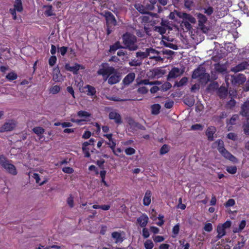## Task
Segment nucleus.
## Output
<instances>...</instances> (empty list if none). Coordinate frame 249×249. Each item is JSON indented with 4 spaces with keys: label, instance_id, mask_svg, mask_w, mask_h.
Here are the masks:
<instances>
[{
    "label": "nucleus",
    "instance_id": "obj_1",
    "mask_svg": "<svg viewBox=\"0 0 249 249\" xmlns=\"http://www.w3.org/2000/svg\"><path fill=\"white\" fill-rule=\"evenodd\" d=\"M213 144L217 145L218 151L224 158L234 163L238 162V160L226 149L224 147V142L222 140L218 139L216 140Z\"/></svg>",
    "mask_w": 249,
    "mask_h": 249
},
{
    "label": "nucleus",
    "instance_id": "obj_2",
    "mask_svg": "<svg viewBox=\"0 0 249 249\" xmlns=\"http://www.w3.org/2000/svg\"><path fill=\"white\" fill-rule=\"evenodd\" d=\"M192 78L194 79H198L201 83L207 84L210 81V76L206 72V69L200 66L194 70Z\"/></svg>",
    "mask_w": 249,
    "mask_h": 249
},
{
    "label": "nucleus",
    "instance_id": "obj_3",
    "mask_svg": "<svg viewBox=\"0 0 249 249\" xmlns=\"http://www.w3.org/2000/svg\"><path fill=\"white\" fill-rule=\"evenodd\" d=\"M123 42L125 48L129 51H135L138 49V46L136 44L137 37L129 33H125L122 36Z\"/></svg>",
    "mask_w": 249,
    "mask_h": 249
},
{
    "label": "nucleus",
    "instance_id": "obj_4",
    "mask_svg": "<svg viewBox=\"0 0 249 249\" xmlns=\"http://www.w3.org/2000/svg\"><path fill=\"white\" fill-rule=\"evenodd\" d=\"M0 164L8 173L13 176L17 175L18 171L15 166L2 155L0 156Z\"/></svg>",
    "mask_w": 249,
    "mask_h": 249
},
{
    "label": "nucleus",
    "instance_id": "obj_5",
    "mask_svg": "<svg viewBox=\"0 0 249 249\" xmlns=\"http://www.w3.org/2000/svg\"><path fill=\"white\" fill-rule=\"evenodd\" d=\"M106 21L107 34L109 35L112 32L114 26L117 24V21L113 14L109 11H106L104 15Z\"/></svg>",
    "mask_w": 249,
    "mask_h": 249
},
{
    "label": "nucleus",
    "instance_id": "obj_6",
    "mask_svg": "<svg viewBox=\"0 0 249 249\" xmlns=\"http://www.w3.org/2000/svg\"><path fill=\"white\" fill-rule=\"evenodd\" d=\"M115 72V69L111 66H109L107 63H103L100 66V68L98 70L97 73L99 75L106 76V79L109 77L110 75L113 74Z\"/></svg>",
    "mask_w": 249,
    "mask_h": 249
},
{
    "label": "nucleus",
    "instance_id": "obj_7",
    "mask_svg": "<svg viewBox=\"0 0 249 249\" xmlns=\"http://www.w3.org/2000/svg\"><path fill=\"white\" fill-rule=\"evenodd\" d=\"M13 6V8L9 9V12L13 19L16 20L18 18L16 12L21 13L23 11L22 0H15Z\"/></svg>",
    "mask_w": 249,
    "mask_h": 249
},
{
    "label": "nucleus",
    "instance_id": "obj_8",
    "mask_svg": "<svg viewBox=\"0 0 249 249\" xmlns=\"http://www.w3.org/2000/svg\"><path fill=\"white\" fill-rule=\"evenodd\" d=\"M184 69L185 68H183L182 69H179L176 67L173 68L168 74L167 80H169L171 79H174L181 76L183 74Z\"/></svg>",
    "mask_w": 249,
    "mask_h": 249
},
{
    "label": "nucleus",
    "instance_id": "obj_9",
    "mask_svg": "<svg viewBox=\"0 0 249 249\" xmlns=\"http://www.w3.org/2000/svg\"><path fill=\"white\" fill-rule=\"evenodd\" d=\"M16 126V123L15 121L12 120H8L0 127V132L12 131L15 128Z\"/></svg>",
    "mask_w": 249,
    "mask_h": 249
},
{
    "label": "nucleus",
    "instance_id": "obj_10",
    "mask_svg": "<svg viewBox=\"0 0 249 249\" xmlns=\"http://www.w3.org/2000/svg\"><path fill=\"white\" fill-rule=\"evenodd\" d=\"M108 118L110 120H113L116 124H120L123 123L121 115L115 110L109 113Z\"/></svg>",
    "mask_w": 249,
    "mask_h": 249
},
{
    "label": "nucleus",
    "instance_id": "obj_11",
    "mask_svg": "<svg viewBox=\"0 0 249 249\" xmlns=\"http://www.w3.org/2000/svg\"><path fill=\"white\" fill-rule=\"evenodd\" d=\"M135 8L142 14H149V10H152L154 9V5L152 4L148 5L147 7L140 3H136L135 5Z\"/></svg>",
    "mask_w": 249,
    "mask_h": 249
},
{
    "label": "nucleus",
    "instance_id": "obj_12",
    "mask_svg": "<svg viewBox=\"0 0 249 249\" xmlns=\"http://www.w3.org/2000/svg\"><path fill=\"white\" fill-rule=\"evenodd\" d=\"M249 66V62L247 61H244L233 67L231 69V71L234 72H237L248 69Z\"/></svg>",
    "mask_w": 249,
    "mask_h": 249
},
{
    "label": "nucleus",
    "instance_id": "obj_13",
    "mask_svg": "<svg viewBox=\"0 0 249 249\" xmlns=\"http://www.w3.org/2000/svg\"><path fill=\"white\" fill-rule=\"evenodd\" d=\"M149 218L145 213L142 214L137 219V223L141 227H145L148 222Z\"/></svg>",
    "mask_w": 249,
    "mask_h": 249
},
{
    "label": "nucleus",
    "instance_id": "obj_14",
    "mask_svg": "<svg viewBox=\"0 0 249 249\" xmlns=\"http://www.w3.org/2000/svg\"><path fill=\"white\" fill-rule=\"evenodd\" d=\"M111 237L114 240L116 244L122 243L124 240V237L122 236V233L118 231H113L111 233Z\"/></svg>",
    "mask_w": 249,
    "mask_h": 249
},
{
    "label": "nucleus",
    "instance_id": "obj_15",
    "mask_svg": "<svg viewBox=\"0 0 249 249\" xmlns=\"http://www.w3.org/2000/svg\"><path fill=\"white\" fill-rule=\"evenodd\" d=\"M216 128L214 126H211L208 127L206 130L205 134L209 141H213V135L215 133Z\"/></svg>",
    "mask_w": 249,
    "mask_h": 249
},
{
    "label": "nucleus",
    "instance_id": "obj_16",
    "mask_svg": "<svg viewBox=\"0 0 249 249\" xmlns=\"http://www.w3.org/2000/svg\"><path fill=\"white\" fill-rule=\"evenodd\" d=\"M151 196L152 193L151 191L149 190H146L143 199V205L148 206L150 205L151 201Z\"/></svg>",
    "mask_w": 249,
    "mask_h": 249
},
{
    "label": "nucleus",
    "instance_id": "obj_17",
    "mask_svg": "<svg viewBox=\"0 0 249 249\" xmlns=\"http://www.w3.org/2000/svg\"><path fill=\"white\" fill-rule=\"evenodd\" d=\"M80 65L77 63H75L73 66H71L70 64H66L65 66V69L68 71L72 72L73 74H77L78 71L79 70Z\"/></svg>",
    "mask_w": 249,
    "mask_h": 249
},
{
    "label": "nucleus",
    "instance_id": "obj_18",
    "mask_svg": "<svg viewBox=\"0 0 249 249\" xmlns=\"http://www.w3.org/2000/svg\"><path fill=\"white\" fill-rule=\"evenodd\" d=\"M241 115L244 117H247L249 114V101H246L244 103L241 107V110L240 111Z\"/></svg>",
    "mask_w": 249,
    "mask_h": 249
},
{
    "label": "nucleus",
    "instance_id": "obj_19",
    "mask_svg": "<svg viewBox=\"0 0 249 249\" xmlns=\"http://www.w3.org/2000/svg\"><path fill=\"white\" fill-rule=\"evenodd\" d=\"M165 73V71L160 68H156L152 71V76L154 78H159L162 77Z\"/></svg>",
    "mask_w": 249,
    "mask_h": 249
},
{
    "label": "nucleus",
    "instance_id": "obj_20",
    "mask_svg": "<svg viewBox=\"0 0 249 249\" xmlns=\"http://www.w3.org/2000/svg\"><path fill=\"white\" fill-rule=\"evenodd\" d=\"M233 80L235 84L241 85L245 83L246 80V77L243 74H239L234 76Z\"/></svg>",
    "mask_w": 249,
    "mask_h": 249
},
{
    "label": "nucleus",
    "instance_id": "obj_21",
    "mask_svg": "<svg viewBox=\"0 0 249 249\" xmlns=\"http://www.w3.org/2000/svg\"><path fill=\"white\" fill-rule=\"evenodd\" d=\"M135 78V74L133 72L128 73L123 79V83L125 85H129L134 80Z\"/></svg>",
    "mask_w": 249,
    "mask_h": 249
},
{
    "label": "nucleus",
    "instance_id": "obj_22",
    "mask_svg": "<svg viewBox=\"0 0 249 249\" xmlns=\"http://www.w3.org/2000/svg\"><path fill=\"white\" fill-rule=\"evenodd\" d=\"M108 79V83L110 85H113L118 83L120 80V77L117 73H114L109 76Z\"/></svg>",
    "mask_w": 249,
    "mask_h": 249
},
{
    "label": "nucleus",
    "instance_id": "obj_23",
    "mask_svg": "<svg viewBox=\"0 0 249 249\" xmlns=\"http://www.w3.org/2000/svg\"><path fill=\"white\" fill-rule=\"evenodd\" d=\"M181 18L183 20L188 21L191 23H195L196 22V18L192 15L186 13L182 14Z\"/></svg>",
    "mask_w": 249,
    "mask_h": 249
},
{
    "label": "nucleus",
    "instance_id": "obj_24",
    "mask_svg": "<svg viewBox=\"0 0 249 249\" xmlns=\"http://www.w3.org/2000/svg\"><path fill=\"white\" fill-rule=\"evenodd\" d=\"M196 15L198 19V25L203 26V24L207 21L208 19L207 17L204 15L200 13H196Z\"/></svg>",
    "mask_w": 249,
    "mask_h": 249
},
{
    "label": "nucleus",
    "instance_id": "obj_25",
    "mask_svg": "<svg viewBox=\"0 0 249 249\" xmlns=\"http://www.w3.org/2000/svg\"><path fill=\"white\" fill-rule=\"evenodd\" d=\"M217 232L218 234L216 238L219 239L226 234V230L221 225H218L217 227Z\"/></svg>",
    "mask_w": 249,
    "mask_h": 249
},
{
    "label": "nucleus",
    "instance_id": "obj_26",
    "mask_svg": "<svg viewBox=\"0 0 249 249\" xmlns=\"http://www.w3.org/2000/svg\"><path fill=\"white\" fill-rule=\"evenodd\" d=\"M85 89H87L88 90L86 91L87 94L89 96H93L95 95L96 91L95 88L89 85H87L84 87Z\"/></svg>",
    "mask_w": 249,
    "mask_h": 249
},
{
    "label": "nucleus",
    "instance_id": "obj_27",
    "mask_svg": "<svg viewBox=\"0 0 249 249\" xmlns=\"http://www.w3.org/2000/svg\"><path fill=\"white\" fill-rule=\"evenodd\" d=\"M33 131L34 133H35L36 134L37 136L39 137L40 139L43 138V136H42V135L44 133L45 129L40 126H36L33 129Z\"/></svg>",
    "mask_w": 249,
    "mask_h": 249
},
{
    "label": "nucleus",
    "instance_id": "obj_28",
    "mask_svg": "<svg viewBox=\"0 0 249 249\" xmlns=\"http://www.w3.org/2000/svg\"><path fill=\"white\" fill-rule=\"evenodd\" d=\"M89 143L87 142H84L82 144V150L85 155V157L86 158H89L90 156L89 148L87 147L89 145Z\"/></svg>",
    "mask_w": 249,
    "mask_h": 249
},
{
    "label": "nucleus",
    "instance_id": "obj_29",
    "mask_svg": "<svg viewBox=\"0 0 249 249\" xmlns=\"http://www.w3.org/2000/svg\"><path fill=\"white\" fill-rule=\"evenodd\" d=\"M246 225V221L245 220H242L239 224L238 228H234L233 230L234 233H239L245 228Z\"/></svg>",
    "mask_w": 249,
    "mask_h": 249
},
{
    "label": "nucleus",
    "instance_id": "obj_30",
    "mask_svg": "<svg viewBox=\"0 0 249 249\" xmlns=\"http://www.w3.org/2000/svg\"><path fill=\"white\" fill-rule=\"evenodd\" d=\"M242 128L244 133L246 135H249V117H248L246 119V120L244 122Z\"/></svg>",
    "mask_w": 249,
    "mask_h": 249
},
{
    "label": "nucleus",
    "instance_id": "obj_31",
    "mask_svg": "<svg viewBox=\"0 0 249 249\" xmlns=\"http://www.w3.org/2000/svg\"><path fill=\"white\" fill-rule=\"evenodd\" d=\"M214 69L216 71L221 73L225 72L227 70L225 66L219 63H217L214 65Z\"/></svg>",
    "mask_w": 249,
    "mask_h": 249
},
{
    "label": "nucleus",
    "instance_id": "obj_32",
    "mask_svg": "<svg viewBox=\"0 0 249 249\" xmlns=\"http://www.w3.org/2000/svg\"><path fill=\"white\" fill-rule=\"evenodd\" d=\"M161 107L159 104H155L151 106V113L158 115L160 113Z\"/></svg>",
    "mask_w": 249,
    "mask_h": 249
},
{
    "label": "nucleus",
    "instance_id": "obj_33",
    "mask_svg": "<svg viewBox=\"0 0 249 249\" xmlns=\"http://www.w3.org/2000/svg\"><path fill=\"white\" fill-rule=\"evenodd\" d=\"M129 124L132 125V126H134L139 129L142 130H145V127L144 126L142 125L141 124L136 122L133 120H131V122L129 123Z\"/></svg>",
    "mask_w": 249,
    "mask_h": 249
},
{
    "label": "nucleus",
    "instance_id": "obj_34",
    "mask_svg": "<svg viewBox=\"0 0 249 249\" xmlns=\"http://www.w3.org/2000/svg\"><path fill=\"white\" fill-rule=\"evenodd\" d=\"M241 237V241L238 242L237 244L235 245L232 249H241L245 246L246 240L243 236L242 235Z\"/></svg>",
    "mask_w": 249,
    "mask_h": 249
},
{
    "label": "nucleus",
    "instance_id": "obj_35",
    "mask_svg": "<svg viewBox=\"0 0 249 249\" xmlns=\"http://www.w3.org/2000/svg\"><path fill=\"white\" fill-rule=\"evenodd\" d=\"M77 116L80 118H87L91 117V114L85 110H80L77 112Z\"/></svg>",
    "mask_w": 249,
    "mask_h": 249
},
{
    "label": "nucleus",
    "instance_id": "obj_36",
    "mask_svg": "<svg viewBox=\"0 0 249 249\" xmlns=\"http://www.w3.org/2000/svg\"><path fill=\"white\" fill-rule=\"evenodd\" d=\"M44 7L46 8L47 9L44 12V14L47 17H50L54 15V14L53 12V7L51 5H45Z\"/></svg>",
    "mask_w": 249,
    "mask_h": 249
},
{
    "label": "nucleus",
    "instance_id": "obj_37",
    "mask_svg": "<svg viewBox=\"0 0 249 249\" xmlns=\"http://www.w3.org/2000/svg\"><path fill=\"white\" fill-rule=\"evenodd\" d=\"M228 90L225 87H220L218 90V96L221 97H225L227 96Z\"/></svg>",
    "mask_w": 249,
    "mask_h": 249
},
{
    "label": "nucleus",
    "instance_id": "obj_38",
    "mask_svg": "<svg viewBox=\"0 0 249 249\" xmlns=\"http://www.w3.org/2000/svg\"><path fill=\"white\" fill-rule=\"evenodd\" d=\"M17 78L18 75L14 71H11L8 73L6 76V78L10 81L16 80Z\"/></svg>",
    "mask_w": 249,
    "mask_h": 249
},
{
    "label": "nucleus",
    "instance_id": "obj_39",
    "mask_svg": "<svg viewBox=\"0 0 249 249\" xmlns=\"http://www.w3.org/2000/svg\"><path fill=\"white\" fill-rule=\"evenodd\" d=\"M239 116L237 114H234L232 115V116L231 117V118L227 122V125L229 124L231 125H234L236 124V121L238 120Z\"/></svg>",
    "mask_w": 249,
    "mask_h": 249
},
{
    "label": "nucleus",
    "instance_id": "obj_40",
    "mask_svg": "<svg viewBox=\"0 0 249 249\" xmlns=\"http://www.w3.org/2000/svg\"><path fill=\"white\" fill-rule=\"evenodd\" d=\"M106 142V144L108 145V146L111 148V149L112 150L114 154L115 155H118V154H117L116 153L115 149V146L116 145L115 140H113V141H111L110 142L109 141L108 142Z\"/></svg>",
    "mask_w": 249,
    "mask_h": 249
},
{
    "label": "nucleus",
    "instance_id": "obj_41",
    "mask_svg": "<svg viewBox=\"0 0 249 249\" xmlns=\"http://www.w3.org/2000/svg\"><path fill=\"white\" fill-rule=\"evenodd\" d=\"M123 48L121 45H120V43L119 42L117 41L115 42L113 45L110 46L109 51L110 52H114L116 51L117 50Z\"/></svg>",
    "mask_w": 249,
    "mask_h": 249
},
{
    "label": "nucleus",
    "instance_id": "obj_42",
    "mask_svg": "<svg viewBox=\"0 0 249 249\" xmlns=\"http://www.w3.org/2000/svg\"><path fill=\"white\" fill-rule=\"evenodd\" d=\"M136 55L137 57L140 58L141 60L143 59L148 56L146 50L144 52H137Z\"/></svg>",
    "mask_w": 249,
    "mask_h": 249
},
{
    "label": "nucleus",
    "instance_id": "obj_43",
    "mask_svg": "<svg viewBox=\"0 0 249 249\" xmlns=\"http://www.w3.org/2000/svg\"><path fill=\"white\" fill-rule=\"evenodd\" d=\"M226 171L231 174H235L237 172V167L236 166H228Z\"/></svg>",
    "mask_w": 249,
    "mask_h": 249
},
{
    "label": "nucleus",
    "instance_id": "obj_44",
    "mask_svg": "<svg viewBox=\"0 0 249 249\" xmlns=\"http://www.w3.org/2000/svg\"><path fill=\"white\" fill-rule=\"evenodd\" d=\"M144 246L146 249H152L154 247V244L151 240H146Z\"/></svg>",
    "mask_w": 249,
    "mask_h": 249
},
{
    "label": "nucleus",
    "instance_id": "obj_45",
    "mask_svg": "<svg viewBox=\"0 0 249 249\" xmlns=\"http://www.w3.org/2000/svg\"><path fill=\"white\" fill-rule=\"evenodd\" d=\"M169 150V149L168 145L167 144H164L162 146V147L160 149V154H165L168 152Z\"/></svg>",
    "mask_w": 249,
    "mask_h": 249
},
{
    "label": "nucleus",
    "instance_id": "obj_46",
    "mask_svg": "<svg viewBox=\"0 0 249 249\" xmlns=\"http://www.w3.org/2000/svg\"><path fill=\"white\" fill-rule=\"evenodd\" d=\"M184 103L188 106L191 107L194 105L195 101L193 98L188 97L184 99Z\"/></svg>",
    "mask_w": 249,
    "mask_h": 249
},
{
    "label": "nucleus",
    "instance_id": "obj_47",
    "mask_svg": "<svg viewBox=\"0 0 249 249\" xmlns=\"http://www.w3.org/2000/svg\"><path fill=\"white\" fill-rule=\"evenodd\" d=\"M60 90V87L59 86L55 85L53 86L50 89V91L53 94H56L58 93Z\"/></svg>",
    "mask_w": 249,
    "mask_h": 249
},
{
    "label": "nucleus",
    "instance_id": "obj_48",
    "mask_svg": "<svg viewBox=\"0 0 249 249\" xmlns=\"http://www.w3.org/2000/svg\"><path fill=\"white\" fill-rule=\"evenodd\" d=\"M57 61V58L55 55H52L49 59V64L52 67L55 65Z\"/></svg>",
    "mask_w": 249,
    "mask_h": 249
},
{
    "label": "nucleus",
    "instance_id": "obj_49",
    "mask_svg": "<svg viewBox=\"0 0 249 249\" xmlns=\"http://www.w3.org/2000/svg\"><path fill=\"white\" fill-rule=\"evenodd\" d=\"M181 25L182 27H184L185 28V29L187 31L190 30L192 28V26L190 22H189L188 21H185L183 20L181 24Z\"/></svg>",
    "mask_w": 249,
    "mask_h": 249
},
{
    "label": "nucleus",
    "instance_id": "obj_50",
    "mask_svg": "<svg viewBox=\"0 0 249 249\" xmlns=\"http://www.w3.org/2000/svg\"><path fill=\"white\" fill-rule=\"evenodd\" d=\"M193 4L194 2L192 0H184V6L189 10L191 9V7L193 6Z\"/></svg>",
    "mask_w": 249,
    "mask_h": 249
},
{
    "label": "nucleus",
    "instance_id": "obj_51",
    "mask_svg": "<svg viewBox=\"0 0 249 249\" xmlns=\"http://www.w3.org/2000/svg\"><path fill=\"white\" fill-rule=\"evenodd\" d=\"M124 152L127 155H132L136 153V150L132 147L126 148Z\"/></svg>",
    "mask_w": 249,
    "mask_h": 249
},
{
    "label": "nucleus",
    "instance_id": "obj_52",
    "mask_svg": "<svg viewBox=\"0 0 249 249\" xmlns=\"http://www.w3.org/2000/svg\"><path fill=\"white\" fill-rule=\"evenodd\" d=\"M203 126L199 124H196L192 125L191 126V129L194 130H201L203 129Z\"/></svg>",
    "mask_w": 249,
    "mask_h": 249
},
{
    "label": "nucleus",
    "instance_id": "obj_53",
    "mask_svg": "<svg viewBox=\"0 0 249 249\" xmlns=\"http://www.w3.org/2000/svg\"><path fill=\"white\" fill-rule=\"evenodd\" d=\"M172 87V85L169 82H165L161 86L163 91H167Z\"/></svg>",
    "mask_w": 249,
    "mask_h": 249
},
{
    "label": "nucleus",
    "instance_id": "obj_54",
    "mask_svg": "<svg viewBox=\"0 0 249 249\" xmlns=\"http://www.w3.org/2000/svg\"><path fill=\"white\" fill-rule=\"evenodd\" d=\"M203 229L206 231L211 232L213 230L212 224L210 223H206L205 224Z\"/></svg>",
    "mask_w": 249,
    "mask_h": 249
},
{
    "label": "nucleus",
    "instance_id": "obj_55",
    "mask_svg": "<svg viewBox=\"0 0 249 249\" xmlns=\"http://www.w3.org/2000/svg\"><path fill=\"white\" fill-rule=\"evenodd\" d=\"M235 204V200L232 198H230L226 202L225 206L226 207H229L234 206Z\"/></svg>",
    "mask_w": 249,
    "mask_h": 249
},
{
    "label": "nucleus",
    "instance_id": "obj_56",
    "mask_svg": "<svg viewBox=\"0 0 249 249\" xmlns=\"http://www.w3.org/2000/svg\"><path fill=\"white\" fill-rule=\"evenodd\" d=\"M67 202L70 208H71L73 207V197H72V195H71L68 198Z\"/></svg>",
    "mask_w": 249,
    "mask_h": 249
},
{
    "label": "nucleus",
    "instance_id": "obj_57",
    "mask_svg": "<svg viewBox=\"0 0 249 249\" xmlns=\"http://www.w3.org/2000/svg\"><path fill=\"white\" fill-rule=\"evenodd\" d=\"M147 53H148V56L150 55V53L152 54H156L157 55H159L160 53L159 51H157L156 50L150 48L146 49Z\"/></svg>",
    "mask_w": 249,
    "mask_h": 249
},
{
    "label": "nucleus",
    "instance_id": "obj_58",
    "mask_svg": "<svg viewBox=\"0 0 249 249\" xmlns=\"http://www.w3.org/2000/svg\"><path fill=\"white\" fill-rule=\"evenodd\" d=\"M213 12V8L212 6H209L204 9V13L208 16H211Z\"/></svg>",
    "mask_w": 249,
    "mask_h": 249
},
{
    "label": "nucleus",
    "instance_id": "obj_59",
    "mask_svg": "<svg viewBox=\"0 0 249 249\" xmlns=\"http://www.w3.org/2000/svg\"><path fill=\"white\" fill-rule=\"evenodd\" d=\"M62 171L63 172L67 174H71L74 172V170L72 168L68 166L63 167Z\"/></svg>",
    "mask_w": 249,
    "mask_h": 249
},
{
    "label": "nucleus",
    "instance_id": "obj_60",
    "mask_svg": "<svg viewBox=\"0 0 249 249\" xmlns=\"http://www.w3.org/2000/svg\"><path fill=\"white\" fill-rule=\"evenodd\" d=\"M179 231V224H176L175 225L172 229V232L176 236L178 234Z\"/></svg>",
    "mask_w": 249,
    "mask_h": 249
},
{
    "label": "nucleus",
    "instance_id": "obj_61",
    "mask_svg": "<svg viewBox=\"0 0 249 249\" xmlns=\"http://www.w3.org/2000/svg\"><path fill=\"white\" fill-rule=\"evenodd\" d=\"M141 19V22L144 23H149L150 22V18L147 16H143L140 18Z\"/></svg>",
    "mask_w": 249,
    "mask_h": 249
},
{
    "label": "nucleus",
    "instance_id": "obj_62",
    "mask_svg": "<svg viewBox=\"0 0 249 249\" xmlns=\"http://www.w3.org/2000/svg\"><path fill=\"white\" fill-rule=\"evenodd\" d=\"M148 90L147 88L144 86L139 87L138 89V92L141 94H145L148 92Z\"/></svg>",
    "mask_w": 249,
    "mask_h": 249
},
{
    "label": "nucleus",
    "instance_id": "obj_63",
    "mask_svg": "<svg viewBox=\"0 0 249 249\" xmlns=\"http://www.w3.org/2000/svg\"><path fill=\"white\" fill-rule=\"evenodd\" d=\"M227 137L229 139H230V140H231L233 141H235L237 139V135L235 133H233V132H231V133H228Z\"/></svg>",
    "mask_w": 249,
    "mask_h": 249
},
{
    "label": "nucleus",
    "instance_id": "obj_64",
    "mask_svg": "<svg viewBox=\"0 0 249 249\" xmlns=\"http://www.w3.org/2000/svg\"><path fill=\"white\" fill-rule=\"evenodd\" d=\"M129 64L131 66H138L141 64V62L138 60L133 59L130 61Z\"/></svg>",
    "mask_w": 249,
    "mask_h": 249
}]
</instances>
